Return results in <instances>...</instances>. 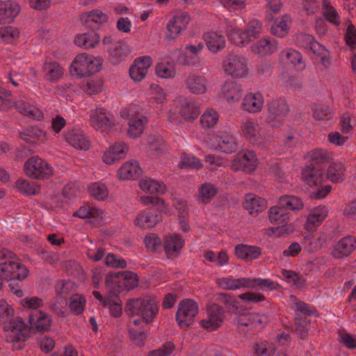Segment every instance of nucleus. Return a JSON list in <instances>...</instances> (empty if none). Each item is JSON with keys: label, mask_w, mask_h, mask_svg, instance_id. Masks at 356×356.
I'll return each mask as SVG.
<instances>
[{"label": "nucleus", "mask_w": 356, "mask_h": 356, "mask_svg": "<svg viewBox=\"0 0 356 356\" xmlns=\"http://www.w3.org/2000/svg\"><path fill=\"white\" fill-rule=\"evenodd\" d=\"M13 104L19 113L26 116L37 120H40L43 118V113L38 108L31 106L24 101L13 102Z\"/></svg>", "instance_id": "obj_44"}, {"label": "nucleus", "mask_w": 356, "mask_h": 356, "mask_svg": "<svg viewBox=\"0 0 356 356\" xmlns=\"http://www.w3.org/2000/svg\"><path fill=\"white\" fill-rule=\"evenodd\" d=\"M147 145L149 151L157 154L163 152L165 147V141L163 138L155 136H150L147 138Z\"/></svg>", "instance_id": "obj_61"}, {"label": "nucleus", "mask_w": 356, "mask_h": 356, "mask_svg": "<svg viewBox=\"0 0 356 356\" xmlns=\"http://www.w3.org/2000/svg\"><path fill=\"white\" fill-rule=\"evenodd\" d=\"M257 166V159L252 151L238 152L232 161L230 168L234 171L253 172Z\"/></svg>", "instance_id": "obj_10"}, {"label": "nucleus", "mask_w": 356, "mask_h": 356, "mask_svg": "<svg viewBox=\"0 0 356 356\" xmlns=\"http://www.w3.org/2000/svg\"><path fill=\"white\" fill-rule=\"evenodd\" d=\"M355 250V241L351 237H343L334 248L332 255L337 259H341L350 255Z\"/></svg>", "instance_id": "obj_30"}, {"label": "nucleus", "mask_w": 356, "mask_h": 356, "mask_svg": "<svg viewBox=\"0 0 356 356\" xmlns=\"http://www.w3.org/2000/svg\"><path fill=\"white\" fill-rule=\"evenodd\" d=\"M268 218L271 223L277 225V227L272 229L273 234L278 237L283 234H288L293 231L291 225L288 224L290 219V213L277 203V206L270 208Z\"/></svg>", "instance_id": "obj_4"}, {"label": "nucleus", "mask_w": 356, "mask_h": 356, "mask_svg": "<svg viewBox=\"0 0 356 356\" xmlns=\"http://www.w3.org/2000/svg\"><path fill=\"white\" fill-rule=\"evenodd\" d=\"M207 79L196 73H189L184 76L185 88L191 93L203 94L207 90Z\"/></svg>", "instance_id": "obj_15"}, {"label": "nucleus", "mask_w": 356, "mask_h": 356, "mask_svg": "<svg viewBox=\"0 0 356 356\" xmlns=\"http://www.w3.org/2000/svg\"><path fill=\"white\" fill-rule=\"evenodd\" d=\"M42 71L44 78L50 82L58 81L63 75L64 70L55 61H46L43 64Z\"/></svg>", "instance_id": "obj_28"}, {"label": "nucleus", "mask_w": 356, "mask_h": 356, "mask_svg": "<svg viewBox=\"0 0 356 356\" xmlns=\"http://www.w3.org/2000/svg\"><path fill=\"white\" fill-rule=\"evenodd\" d=\"M128 147L124 143H116L104 153L103 161L108 165L113 164L116 161L124 157Z\"/></svg>", "instance_id": "obj_24"}, {"label": "nucleus", "mask_w": 356, "mask_h": 356, "mask_svg": "<svg viewBox=\"0 0 356 356\" xmlns=\"http://www.w3.org/2000/svg\"><path fill=\"white\" fill-rule=\"evenodd\" d=\"M277 284L273 281L268 279L261 278H251V282L249 284V289H259L264 290L268 289L270 290L275 289Z\"/></svg>", "instance_id": "obj_60"}, {"label": "nucleus", "mask_w": 356, "mask_h": 356, "mask_svg": "<svg viewBox=\"0 0 356 356\" xmlns=\"http://www.w3.org/2000/svg\"><path fill=\"white\" fill-rule=\"evenodd\" d=\"M1 273L6 278V281H22L29 275L28 268L17 261L9 260L0 263Z\"/></svg>", "instance_id": "obj_9"}, {"label": "nucleus", "mask_w": 356, "mask_h": 356, "mask_svg": "<svg viewBox=\"0 0 356 356\" xmlns=\"http://www.w3.org/2000/svg\"><path fill=\"white\" fill-rule=\"evenodd\" d=\"M158 215L152 211H143L138 213L135 220L134 225L143 229L154 227L158 222Z\"/></svg>", "instance_id": "obj_41"}, {"label": "nucleus", "mask_w": 356, "mask_h": 356, "mask_svg": "<svg viewBox=\"0 0 356 356\" xmlns=\"http://www.w3.org/2000/svg\"><path fill=\"white\" fill-rule=\"evenodd\" d=\"M290 22L291 18L287 15H284L280 18H277L275 19L274 24L271 26V33L279 38L286 36L289 33V25Z\"/></svg>", "instance_id": "obj_43"}, {"label": "nucleus", "mask_w": 356, "mask_h": 356, "mask_svg": "<svg viewBox=\"0 0 356 356\" xmlns=\"http://www.w3.org/2000/svg\"><path fill=\"white\" fill-rule=\"evenodd\" d=\"M264 99L261 93H250L243 99L242 108L250 113L259 112L263 106Z\"/></svg>", "instance_id": "obj_34"}, {"label": "nucleus", "mask_w": 356, "mask_h": 356, "mask_svg": "<svg viewBox=\"0 0 356 356\" xmlns=\"http://www.w3.org/2000/svg\"><path fill=\"white\" fill-rule=\"evenodd\" d=\"M218 193L217 188L209 182L202 184L199 188L198 201L208 204Z\"/></svg>", "instance_id": "obj_48"}, {"label": "nucleus", "mask_w": 356, "mask_h": 356, "mask_svg": "<svg viewBox=\"0 0 356 356\" xmlns=\"http://www.w3.org/2000/svg\"><path fill=\"white\" fill-rule=\"evenodd\" d=\"M251 282L250 277H242L235 279L232 276L218 278L216 280L217 284L226 290H236L242 288H249V284Z\"/></svg>", "instance_id": "obj_25"}, {"label": "nucleus", "mask_w": 356, "mask_h": 356, "mask_svg": "<svg viewBox=\"0 0 356 356\" xmlns=\"http://www.w3.org/2000/svg\"><path fill=\"white\" fill-rule=\"evenodd\" d=\"M262 23L256 19H252L245 29V34H247L250 42L259 37L262 32Z\"/></svg>", "instance_id": "obj_54"}, {"label": "nucleus", "mask_w": 356, "mask_h": 356, "mask_svg": "<svg viewBox=\"0 0 356 356\" xmlns=\"http://www.w3.org/2000/svg\"><path fill=\"white\" fill-rule=\"evenodd\" d=\"M19 36V31L13 26L0 28V41L10 42L12 40Z\"/></svg>", "instance_id": "obj_63"}, {"label": "nucleus", "mask_w": 356, "mask_h": 356, "mask_svg": "<svg viewBox=\"0 0 356 356\" xmlns=\"http://www.w3.org/2000/svg\"><path fill=\"white\" fill-rule=\"evenodd\" d=\"M345 168L341 163H332L327 170V178L331 181L341 182L344 177Z\"/></svg>", "instance_id": "obj_51"}, {"label": "nucleus", "mask_w": 356, "mask_h": 356, "mask_svg": "<svg viewBox=\"0 0 356 356\" xmlns=\"http://www.w3.org/2000/svg\"><path fill=\"white\" fill-rule=\"evenodd\" d=\"M189 22L190 17L186 13H177L167 25L165 38L169 40L177 38L181 31L186 29Z\"/></svg>", "instance_id": "obj_12"}, {"label": "nucleus", "mask_w": 356, "mask_h": 356, "mask_svg": "<svg viewBox=\"0 0 356 356\" xmlns=\"http://www.w3.org/2000/svg\"><path fill=\"white\" fill-rule=\"evenodd\" d=\"M99 41V37L95 32L77 35L74 39L75 44L84 49L93 48Z\"/></svg>", "instance_id": "obj_46"}, {"label": "nucleus", "mask_w": 356, "mask_h": 356, "mask_svg": "<svg viewBox=\"0 0 356 356\" xmlns=\"http://www.w3.org/2000/svg\"><path fill=\"white\" fill-rule=\"evenodd\" d=\"M152 64V60L149 56H143L136 59L129 69L130 77L135 81H140L145 77Z\"/></svg>", "instance_id": "obj_18"}, {"label": "nucleus", "mask_w": 356, "mask_h": 356, "mask_svg": "<svg viewBox=\"0 0 356 356\" xmlns=\"http://www.w3.org/2000/svg\"><path fill=\"white\" fill-rule=\"evenodd\" d=\"M102 211L96 208L90 207L89 205H84L81 207L74 213V216H78L80 218H98L102 217Z\"/></svg>", "instance_id": "obj_56"}, {"label": "nucleus", "mask_w": 356, "mask_h": 356, "mask_svg": "<svg viewBox=\"0 0 356 356\" xmlns=\"http://www.w3.org/2000/svg\"><path fill=\"white\" fill-rule=\"evenodd\" d=\"M219 115L214 110L209 109L205 111L200 118V124L205 129L213 128L217 124Z\"/></svg>", "instance_id": "obj_53"}, {"label": "nucleus", "mask_w": 356, "mask_h": 356, "mask_svg": "<svg viewBox=\"0 0 356 356\" xmlns=\"http://www.w3.org/2000/svg\"><path fill=\"white\" fill-rule=\"evenodd\" d=\"M277 46L276 40L265 38L254 43L250 47V49L253 54L260 56H264L275 52Z\"/></svg>", "instance_id": "obj_22"}, {"label": "nucleus", "mask_w": 356, "mask_h": 356, "mask_svg": "<svg viewBox=\"0 0 356 356\" xmlns=\"http://www.w3.org/2000/svg\"><path fill=\"white\" fill-rule=\"evenodd\" d=\"M267 110V123L274 128H277L281 125L282 119L288 115L289 106L285 99L280 98L269 102Z\"/></svg>", "instance_id": "obj_7"}, {"label": "nucleus", "mask_w": 356, "mask_h": 356, "mask_svg": "<svg viewBox=\"0 0 356 356\" xmlns=\"http://www.w3.org/2000/svg\"><path fill=\"white\" fill-rule=\"evenodd\" d=\"M289 301L291 303V307L294 310L296 316L300 317L302 315L307 318V316H310L315 314L316 310L314 307H311L307 303L300 300L297 297L293 295L289 296Z\"/></svg>", "instance_id": "obj_38"}, {"label": "nucleus", "mask_w": 356, "mask_h": 356, "mask_svg": "<svg viewBox=\"0 0 356 356\" xmlns=\"http://www.w3.org/2000/svg\"><path fill=\"white\" fill-rule=\"evenodd\" d=\"M85 304L86 300L82 296L74 294L70 298L69 308L73 314L79 315L83 313Z\"/></svg>", "instance_id": "obj_55"}, {"label": "nucleus", "mask_w": 356, "mask_h": 356, "mask_svg": "<svg viewBox=\"0 0 356 356\" xmlns=\"http://www.w3.org/2000/svg\"><path fill=\"white\" fill-rule=\"evenodd\" d=\"M309 323V321L307 320L306 318H302L301 317L296 316L294 323L295 332L300 339H304L307 337Z\"/></svg>", "instance_id": "obj_59"}, {"label": "nucleus", "mask_w": 356, "mask_h": 356, "mask_svg": "<svg viewBox=\"0 0 356 356\" xmlns=\"http://www.w3.org/2000/svg\"><path fill=\"white\" fill-rule=\"evenodd\" d=\"M19 6L15 1L0 3V24H7L19 14Z\"/></svg>", "instance_id": "obj_27"}, {"label": "nucleus", "mask_w": 356, "mask_h": 356, "mask_svg": "<svg viewBox=\"0 0 356 356\" xmlns=\"http://www.w3.org/2000/svg\"><path fill=\"white\" fill-rule=\"evenodd\" d=\"M26 175L35 179H48L53 175V168L38 156L29 158L24 165Z\"/></svg>", "instance_id": "obj_5"}, {"label": "nucleus", "mask_w": 356, "mask_h": 356, "mask_svg": "<svg viewBox=\"0 0 356 356\" xmlns=\"http://www.w3.org/2000/svg\"><path fill=\"white\" fill-rule=\"evenodd\" d=\"M121 116L129 118L127 134L129 137L136 138L139 137L145 129V126L147 122V118L143 115L131 116L127 109L122 111Z\"/></svg>", "instance_id": "obj_14"}, {"label": "nucleus", "mask_w": 356, "mask_h": 356, "mask_svg": "<svg viewBox=\"0 0 356 356\" xmlns=\"http://www.w3.org/2000/svg\"><path fill=\"white\" fill-rule=\"evenodd\" d=\"M266 202L264 199L254 195L248 194L245 196L244 207L252 215H257L266 207Z\"/></svg>", "instance_id": "obj_37"}, {"label": "nucleus", "mask_w": 356, "mask_h": 356, "mask_svg": "<svg viewBox=\"0 0 356 356\" xmlns=\"http://www.w3.org/2000/svg\"><path fill=\"white\" fill-rule=\"evenodd\" d=\"M129 316H140L146 323H151L158 313L157 302L154 297L130 299L125 305Z\"/></svg>", "instance_id": "obj_1"}, {"label": "nucleus", "mask_w": 356, "mask_h": 356, "mask_svg": "<svg viewBox=\"0 0 356 356\" xmlns=\"http://www.w3.org/2000/svg\"><path fill=\"white\" fill-rule=\"evenodd\" d=\"M227 35L229 40L236 46L242 47L250 42L245 29H239L235 24H228L226 28Z\"/></svg>", "instance_id": "obj_31"}, {"label": "nucleus", "mask_w": 356, "mask_h": 356, "mask_svg": "<svg viewBox=\"0 0 356 356\" xmlns=\"http://www.w3.org/2000/svg\"><path fill=\"white\" fill-rule=\"evenodd\" d=\"M102 63L100 57L90 56L86 53L78 54L73 60L70 72L78 76H89L98 72Z\"/></svg>", "instance_id": "obj_2"}, {"label": "nucleus", "mask_w": 356, "mask_h": 356, "mask_svg": "<svg viewBox=\"0 0 356 356\" xmlns=\"http://www.w3.org/2000/svg\"><path fill=\"white\" fill-rule=\"evenodd\" d=\"M139 186L144 192L150 194H164L166 191L165 184L151 179L141 180Z\"/></svg>", "instance_id": "obj_45"}, {"label": "nucleus", "mask_w": 356, "mask_h": 356, "mask_svg": "<svg viewBox=\"0 0 356 356\" xmlns=\"http://www.w3.org/2000/svg\"><path fill=\"white\" fill-rule=\"evenodd\" d=\"M81 21L86 26L95 29L107 21V15L99 10L83 13L80 16Z\"/></svg>", "instance_id": "obj_29"}, {"label": "nucleus", "mask_w": 356, "mask_h": 356, "mask_svg": "<svg viewBox=\"0 0 356 356\" xmlns=\"http://www.w3.org/2000/svg\"><path fill=\"white\" fill-rule=\"evenodd\" d=\"M44 136V133L38 127H31L20 133L22 140L29 143H34Z\"/></svg>", "instance_id": "obj_52"}, {"label": "nucleus", "mask_w": 356, "mask_h": 356, "mask_svg": "<svg viewBox=\"0 0 356 356\" xmlns=\"http://www.w3.org/2000/svg\"><path fill=\"white\" fill-rule=\"evenodd\" d=\"M29 323L32 330L43 332L49 330L51 318L41 311L31 312L29 314Z\"/></svg>", "instance_id": "obj_16"}, {"label": "nucleus", "mask_w": 356, "mask_h": 356, "mask_svg": "<svg viewBox=\"0 0 356 356\" xmlns=\"http://www.w3.org/2000/svg\"><path fill=\"white\" fill-rule=\"evenodd\" d=\"M222 92L228 102H237L242 97L241 86L235 81H226L222 87Z\"/></svg>", "instance_id": "obj_40"}, {"label": "nucleus", "mask_w": 356, "mask_h": 356, "mask_svg": "<svg viewBox=\"0 0 356 356\" xmlns=\"http://www.w3.org/2000/svg\"><path fill=\"white\" fill-rule=\"evenodd\" d=\"M90 122L94 129L104 131L114 125V118L105 109L97 108L92 112Z\"/></svg>", "instance_id": "obj_13"}, {"label": "nucleus", "mask_w": 356, "mask_h": 356, "mask_svg": "<svg viewBox=\"0 0 356 356\" xmlns=\"http://www.w3.org/2000/svg\"><path fill=\"white\" fill-rule=\"evenodd\" d=\"M203 38L208 49L213 53H217L225 46L224 36L216 32L206 33L204 34Z\"/></svg>", "instance_id": "obj_36"}, {"label": "nucleus", "mask_w": 356, "mask_h": 356, "mask_svg": "<svg viewBox=\"0 0 356 356\" xmlns=\"http://www.w3.org/2000/svg\"><path fill=\"white\" fill-rule=\"evenodd\" d=\"M15 187L21 193L26 195H34L40 191V187L33 182L19 179L15 182Z\"/></svg>", "instance_id": "obj_49"}, {"label": "nucleus", "mask_w": 356, "mask_h": 356, "mask_svg": "<svg viewBox=\"0 0 356 356\" xmlns=\"http://www.w3.org/2000/svg\"><path fill=\"white\" fill-rule=\"evenodd\" d=\"M184 241L180 235L167 236L164 243V250L168 258L176 257L184 246Z\"/></svg>", "instance_id": "obj_26"}, {"label": "nucleus", "mask_w": 356, "mask_h": 356, "mask_svg": "<svg viewBox=\"0 0 356 356\" xmlns=\"http://www.w3.org/2000/svg\"><path fill=\"white\" fill-rule=\"evenodd\" d=\"M199 307L192 299H184L179 305L176 313V321L180 327L186 329L191 325L197 315Z\"/></svg>", "instance_id": "obj_6"}, {"label": "nucleus", "mask_w": 356, "mask_h": 356, "mask_svg": "<svg viewBox=\"0 0 356 356\" xmlns=\"http://www.w3.org/2000/svg\"><path fill=\"white\" fill-rule=\"evenodd\" d=\"M214 140L217 143L216 148L222 152L230 154L236 152L238 148L236 138L229 133H222L216 135Z\"/></svg>", "instance_id": "obj_20"}, {"label": "nucleus", "mask_w": 356, "mask_h": 356, "mask_svg": "<svg viewBox=\"0 0 356 356\" xmlns=\"http://www.w3.org/2000/svg\"><path fill=\"white\" fill-rule=\"evenodd\" d=\"M107 301H104V307H107L111 315L115 318L122 314V301L118 297V292L109 290Z\"/></svg>", "instance_id": "obj_42"}, {"label": "nucleus", "mask_w": 356, "mask_h": 356, "mask_svg": "<svg viewBox=\"0 0 356 356\" xmlns=\"http://www.w3.org/2000/svg\"><path fill=\"white\" fill-rule=\"evenodd\" d=\"M305 248L309 252H313L319 250L321 247V239L320 236L314 235H308L303 239Z\"/></svg>", "instance_id": "obj_62"}, {"label": "nucleus", "mask_w": 356, "mask_h": 356, "mask_svg": "<svg viewBox=\"0 0 356 356\" xmlns=\"http://www.w3.org/2000/svg\"><path fill=\"white\" fill-rule=\"evenodd\" d=\"M92 196L97 200H104L107 197L108 192L106 186L100 183H94L89 188Z\"/></svg>", "instance_id": "obj_64"}, {"label": "nucleus", "mask_w": 356, "mask_h": 356, "mask_svg": "<svg viewBox=\"0 0 356 356\" xmlns=\"http://www.w3.org/2000/svg\"><path fill=\"white\" fill-rule=\"evenodd\" d=\"M278 202L286 211L287 209L298 211L304 207L302 199L294 195H282L279 198Z\"/></svg>", "instance_id": "obj_47"}, {"label": "nucleus", "mask_w": 356, "mask_h": 356, "mask_svg": "<svg viewBox=\"0 0 356 356\" xmlns=\"http://www.w3.org/2000/svg\"><path fill=\"white\" fill-rule=\"evenodd\" d=\"M302 178L309 186H318L325 180L324 169L308 165L302 171Z\"/></svg>", "instance_id": "obj_17"}, {"label": "nucleus", "mask_w": 356, "mask_h": 356, "mask_svg": "<svg viewBox=\"0 0 356 356\" xmlns=\"http://www.w3.org/2000/svg\"><path fill=\"white\" fill-rule=\"evenodd\" d=\"M297 42L300 47L311 51L314 54H321V51H324V47L315 41L311 35L299 34L297 37Z\"/></svg>", "instance_id": "obj_39"}, {"label": "nucleus", "mask_w": 356, "mask_h": 356, "mask_svg": "<svg viewBox=\"0 0 356 356\" xmlns=\"http://www.w3.org/2000/svg\"><path fill=\"white\" fill-rule=\"evenodd\" d=\"M323 16L325 19L334 25H339L341 23L339 15L337 11L326 1L323 5Z\"/></svg>", "instance_id": "obj_57"}, {"label": "nucleus", "mask_w": 356, "mask_h": 356, "mask_svg": "<svg viewBox=\"0 0 356 356\" xmlns=\"http://www.w3.org/2000/svg\"><path fill=\"white\" fill-rule=\"evenodd\" d=\"M225 72L235 79L245 78L248 74L247 59L238 54H231L223 63Z\"/></svg>", "instance_id": "obj_8"}, {"label": "nucleus", "mask_w": 356, "mask_h": 356, "mask_svg": "<svg viewBox=\"0 0 356 356\" xmlns=\"http://www.w3.org/2000/svg\"><path fill=\"white\" fill-rule=\"evenodd\" d=\"M65 140L73 147L78 149L86 150L89 149L90 142L79 130L72 129L65 131Z\"/></svg>", "instance_id": "obj_21"}, {"label": "nucleus", "mask_w": 356, "mask_h": 356, "mask_svg": "<svg viewBox=\"0 0 356 356\" xmlns=\"http://www.w3.org/2000/svg\"><path fill=\"white\" fill-rule=\"evenodd\" d=\"M330 160V156L327 151L321 149H316L312 152L309 165L319 166L325 169V164Z\"/></svg>", "instance_id": "obj_50"}, {"label": "nucleus", "mask_w": 356, "mask_h": 356, "mask_svg": "<svg viewBox=\"0 0 356 356\" xmlns=\"http://www.w3.org/2000/svg\"><path fill=\"white\" fill-rule=\"evenodd\" d=\"M235 254L238 258L250 261L261 255V249L258 246L240 244L235 247Z\"/></svg>", "instance_id": "obj_32"}, {"label": "nucleus", "mask_w": 356, "mask_h": 356, "mask_svg": "<svg viewBox=\"0 0 356 356\" xmlns=\"http://www.w3.org/2000/svg\"><path fill=\"white\" fill-rule=\"evenodd\" d=\"M207 318L200 321L202 327L207 331H213L222 325L225 318V311L218 304L211 305L207 312Z\"/></svg>", "instance_id": "obj_11"}, {"label": "nucleus", "mask_w": 356, "mask_h": 356, "mask_svg": "<svg viewBox=\"0 0 356 356\" xmlns=\"http://www.w3.org/2000/svg\"><path fill=\"white\" fill-rule=\"evenodd\" d=\"M241 131L246 139L254 145L263 146V140L259 133V126L252 120H248L241 124Z\"/></svg>", "instance_id": "obj_19"}, {"label": "nucleus", "mask_w": 356, "mask_h": 356, "mask_svg": "<svg viewBox=\"0 0 356 356\" xmlns=\"http://www.w3.org/2000/svg\"><path fill=\"white\" fill-rule=\"evenodd\" d=\"M118 173L121 179H136L141 174V169L137 161H127L118 170Z\"/></svg>", "instance_id": "obj_35"}, {"label": "nucleus", "mask_w": 356, "mask_h": 356, "mask_svg": "<svg viewBox=\"0 0 356 356\" xmlns=\"http://www.w3.org/2000/svg\"><path fill=\"white\" fill-rule=\"evenodd\" d=\"M139 279L136 273L132 271H124L110 273L106 277V285L108 290L118 293L131 290L137 287Z\"/></svg>", "instance_id": "obj_3"}, {"label": "nucleus", "mask_w": 356, "mask_h": 356, "mask_svg": "<svg viewBox=\"0 0 356 356\" xmlns=\"http://www.w3.org/2000/svg\"><path fill=\"white\" fill-rule=\"evenodd\" d=\"M327 212L325 206L318 207L312 209L307 216L305 228L311 230L313 227L319 226L327 216Z\"/></svg>", "instance_id": "obj_33"}, {"label": "nucleus", "mask_w": 356, "mask_h": 356, "mask_svg": "<svg viewBox=\"0 0 356 356\" xmlns=\"http://www.w3.org/2000/svg\"><path fill=\"white\" fill-rule=\"evenodd\" d=\"M155 70L156 74L161 78H173L176 74L174 66L169 63H161L157 64Z\"/></svg>", "instance_id": "obj_58"}, {"label": "nucleus", "mask_w": 356, "mask_h": 356, "mask_svg": "<svg viewBox=\"0 0 356 356\" xmlns=\"http://www.w3.org/2000/svg\"><path fill=\"white\" fill-rule=\"evenodd\" d=\"M180 115L186 121H192L199 115L198 106L193 102L181 97L177 101Z\"/></svg>", "instance_id": "obj_23"}]
</instances>
